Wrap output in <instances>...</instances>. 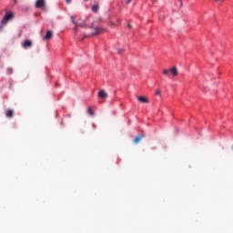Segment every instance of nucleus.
<instances>
[{
	"label": "nucleus",
	"instance_id": "obj_1",
	"mask_svg": "<svg viewBox=\"0 0 233 233\" xmlns=\"http://www.w3.org/2000/svg\"><path fill=\"white\" fill-rule=\"evenodd\" d=\"M14 19V14L13 13H6L5 17L2 20L0 30H3L4 26H5L6 23H8L10 20Z\"/></svg>",
	"mask_w": 233,
	"mask_h": 233
},
{
	"label": "nucleus",
	"instance_id": "obj_2",
	"mask_svg": "<svg viewBox=\"0 0 233 233\" xmlns=\"http://www.w3.org/2000/svg\"><path fill=\"white\" fill-rule=\"evenodd\" d=\"M93 32L90 34V36H94V35H99L101 34H103V32H105V29H103V27H99V26H95L92 27Z\"/></svg>",
	"mask_w": 233,
	"mask_h": 233
},
{
	"label": "nucleus",
	"instance_id": "obj_3",
	"mask_svg": "<svg viewBox=\"0 0 233 233\" xmlns=\"http://www.w3.org/2000/svg\"><path fill=\"white\" fill-rule=\"evenodd\" d=\"M35 6V8H40L41 10H45V8H46V2L45 0H36Z\"/></svg>",
	"mask_w": 233,
	"mask_h": 233
},
{
	"label": "nucleus",
	"instance_id": "obj_4",
	"mask_svg": "<svg viewBox=\"0 0 233 233\" xmlns=\"http://www.w3.org/2000/svg\"><path fill=\"white\" fill-rule=\"evenodd\" d=\"M23 48H32V41L31 40H25L22 44Z\"/></svg>",
	"mask_w": 233,
	"mask_h": 233
},
{
	"label": "nucleus",
	"instance_id": "obj_5",
	"mask_svg": "<svg viewBox=\"0 0 233 233\" xmlns=\"http://www.w3.org/2000/svg\"><path fill=\"white\" fill-rule=\"evenodd\" d=\"M107 96L108 95L106 92H105V90L102 89L98 92V97H101V99H106Z\"/></svg>",
	"mask_w": 233,
	"mask_h": 233
},
{
	"label": "nucleus",
	"instance_id": "obj_6",
	"mask_svg": "<svg viewBox=\"0 0 233 233\" xmlns=\"http://www.w3.org/2000/svg\"><path fill=\"white\" fill-rule=\"evenodd\" d=\"M143 137H145V135H139L137 136L134 140H133V143L135 145H137L141 142V139H143Z\"/></svg>",
	"mask_w": 233,
	"mask_h": 233
},
{
	"label": "nucleus",
	"instance_id": "obj_7",
	"mask_svg": "<svg viewBox=\"0 0 233 233\" xmlns=\"http://www.w3.org/2000/svg\"><path fill=\"white\" fill-rule=\"evenodd\" d=\"M52 37H54V33L52 31H47L45 39L48 41L49 39H52Z\"/></svg>",
	"mask_w": 233,
	"mask_h": 233
},
{
	"label": "nucleus",
	"instance_id": "obj_8",
	"mask_svg": "<svg viewBox=\"0 0 233 233\" xmlns=\"http://www.w3.org/2000/svg\"><path fill=\"white\" fill-rule=\"evenodd\" d=\"M6 117L12 118L14 117V111L12 109H8L5 113Z\"/></svg>",
	"mask_w": 233,
	"mask_h": 233
},
{
	"label": "nucleus",
	"instance_id": "obj_9",
	"mask_svg": "<svg viewBox=\"0 0 233 233\" xmlns=\"http://www.w3.org/2000/svg\"><path fill=\"white\" fill-rule=\"evenodd\" d=\"M169 72L172 74V76H177V67H172L169 69Z\"/></svg>",
	"mask_w": 233,
	"mask_h": 233
},
{
	"label": "nucleus",
	"instance_id": "obj_10",
	"mask_svg": "<svg viewBox=\"0 0 233 233\" xmlns=\"http://www.w3.org/2000/svg\"><path fill=\"white\" fill-rule=\"evenodd\" d=\"M138 101L140 103H148V98L145 97V96H139L138 97Z\"/></svg>",
	"mask_w": 233,
	"mask_h": 233
},
{
	"label": "nucleus",
	"instance_id": "obj_11",
	"mask_svg": "<svg viewBox=\"0 0 233 233\" xmlns=\"http://www.w3.org/2000/svg\"><path fill=\"white\" fill-rule=\"evenodd\" d=\"M97 10H99V5H93V6H92V12L96 13Z\"/></svg>",
	"mask_w": 233,
	"mask_h": 233
},
{
	"label": "nucleus",
	"instance_id": "obj_12",
	"mask_svg": "<svg viewBox=\"0 0 233 233\" xmlns=\"http://www.w3.org/2000/svg\"><path fill=\"white\" fill-rule=\"evenodd\" d=\"M87 114H89V116H94V110H92V107L87 108Z\"/></svg>",
	"mask_w": 233,
	"mask_h": 233
},
{
	"label": "nucleus",
	"instance_id": "obj_13",
	"mask_svg": "<svg viewBox=\"0 0 233 233\" xmlns=\"http://www.w3.org/2000/svg\"><path fill=\"white\" fill-rule=\"evenodd\" d=\"M169 73H170V69H165L163 71L164 76H168Z\"/></svg>",
	"mask_w": 233,
	"mask_h": 233
},
{
	"label": "nucleus",
	"instance_id": "obj_14",
	"mask_svg": "<svg viewBox=\"0 0 233 233\" xmlns=\"http://www.w3.org/2000/svg\"><path fill=\"white\" fill-rule=\"evenodd\" d=\"M14 72V69L7 68V74L10 76Z\"/></svg>",
	"mask_w": 233,
	"mask_h": 233
},
{
	"label": "nucleus",
	"instance_id": "obj_15",
	"mask_svg": "<svg viewBox=\"0 0 233 233\" xmlns=\"http://www.w3.org/2000/svg\"><path fill=\"white\" fill-rule=\"evenodd\" d=\"M156 95H157V96H160V95H161V90L157 89V90L156 91Z\"/></svg>",
	"mask_w": 233,
	"mask_h": 233
},
{
	"label": "nucleus",
	"instance_id": "obj_16",
	"mask_svg": "<svg viewBox=\"0 0 233 233\" xmlns=\"http://www.w3.org/2000/svg\"><path fill=\"white\" fill-rule=\"evenodd\" d=\"M117 54H119V56H121V54H123V49H118Z\"/></svg>",
	"mask_w": 233,
	"mask_h": 233
},
{
	"label": "nucleus",
	"instance_id": "obj_17",
	"mask_svg": "<svg viewBox=\"0 0 233 233\" xmlns=\"http://www.w3.org/2000/svg\"><path fill=\"white\" fill-rule=\"evenodd\" d=\"M66 3H67V5H70L72 3V0H66Z\"/></svg>",
	"mask_w": 233,
	"mask_h": 233
},
{
	"label": "nucleus",
	"instance_id": "obj_18",
	"mask_svg": "<svg viewBox=\"0 0 233 233\" xmlns=\"http://www.w3.org/2000/svg\"><path fill=\"white\" fill-rule=\"evenodd\" d=\"M180 3V8L183 7V1L179 0Z\"/></svg>",
	"mask_w": 233,
	"mask_h": 233
},
{
	"label": "nucleus",
	"instance_id": "obj_19",
	"mask_svg": "<svg viewBox=\"0 0 233 233\" xmlns=\"http://www.w3.org/2000/svg\"><path fill=\"white\" fill-rule=\"evenodd\" d=\"M130 3H132V0H127V5H130Z\"/></svg>",
	"mask_w": 233,
	"mask_h": 233
},
{
	"label": "nucleus",
	"instance_id": "obj_20",
	"mask_svg": "<svg viewBox=\"0 0 233 233\" xmlns=\"http://www.w3.org/2000/svg\"><path fill=\"white\" fill-rule=\"evenodd\" d=\"M71 19L73 20V23H74L75 25H77V24L76 23V21L74 20V16H72Z\"/></svg>",
	"mask_w": 233,
	"mask_h": 233
},
{
	"label": "nucleus",
	"instance_id": "obj_21",
	"mask_svg": "<svg viewBox=\"0 0 233 233\" xmlns=\"http://www.w3.org/2000/svg\"><path fill=\"white\" fill-rule=\"evenodd\" d=\"M128 28H132V25H128Z\"/></svg>",
	"mask_w": 233,
	"mask_h": 233
},
{
	"label": "nucleus",
	"instance_id": "obj_22",
	"mask_svg": "<svg viewBox=\"0 0 233 233\" xmlns=\"http://www.w3.org/2000/svg\"><path fill=\"white\" fill-rule=\"evenodd\" d=\"M216 1H225V0H216Z\"/></svg>",
	"mask_w": 233,
	"mask_h": 233
},
{
	"label": "nucleus",
	"instance_id": "obj_23",
	"mask_svg": "<svg viewBox=\"0 0 233 233\" xmlns=\"http://www.w3.org/2000/svg\"><path fill=\"white\" fill-rule=\"evenodd\" d=\"M85 1H88V0H85Z\"/></svg>",
	"mask_w": 233,
	"mask_h": 233
}]
</instances>
